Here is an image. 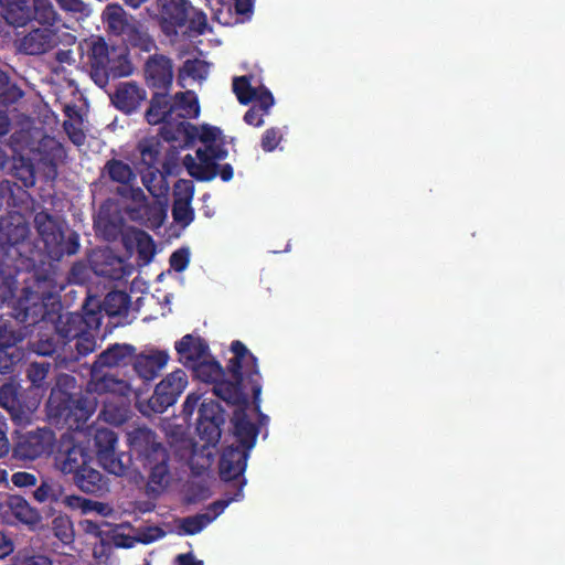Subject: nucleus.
Listing matches in <instances>:
<instances>
[{"label":"nucleus","instance_id":"8fccbe9b","mask_svg":"<svg viewBox=\"0 0 565 565\" xmlns=\"http://www.w3.org/2000/svg\"><path fill=\"white\" fill-rule=\"evenodd\" d=\"M245 484H246V479H243L239 482V486L237 487V489L233 495H230L225 499H220V500L212 502L207 507L210 516H214V520H215L230 505V503H232L233 501L241 500L244 497L243 489H244Z\"/></svg>","mask_w":565,"mask_h":565},{"label":"nucleus","instance_id":"ddd939ff","mask_svg":"<svg viewBox=\"0 0 565 565\" xmlns=\"http://www.w3.org/2000/svg\"><path fill=\"white\" fill-rule=\"evenodd\" d=\"M173 62L160 53L148 56L143 65V77L148 87L169 92L173 83Z\"/></svg>","mask_w":565,"mask_h":565},{"label":"nucleus","instance_id":"f8f14e48","mask_svg":"<svg viewBox=\"0 0 565 565\" xmlns=\"http://www.w3.org/2000/svg\"><path fill=\"white\" fill-rule=\"evenodd\" d=\"M188 385V375L183 370H175L168 374L154 388L149 398L150 408L158 414L174 405Z\"/></svg>","mask_w":565,"mask_h":565},{"label":"nucleus","instance_id":"2eb2a0df","mask_svg":"<svg viewBox=\"0 0 565 565\" xmlns=\"http://www.w3.org/2000/svg\"><path fill=\"white\" fill-rule=\"evenodd\" d=\"M194 195V184L191 180L180 179L173 188L172 217L182 228L189 226L194 220V210L191 202Z\"/></svg>","mask_w":565,"mask_h":565},{"label":"nucleus","instance_id":"338daca9","mask_svg":"<svg viewBox=\"0 0 565 565\" xmlns=\"http://www.w3.org/2000/svg\"><path fill=\"white\" fill-rule=\"evenodd\" d=\"M8 425L2 415H0V458L8 455L10 443L7 437Z\"/></svg>","mask_w":565,"mask_h":565},{"label":"nucleus","instance_id":"6ab92c4d","mask_svg":"<svg viewBox=\"0 0 565 565\" xmlns=\"http://www.w3.org/2000/svg\"><path fill=\"white\" fill-rule=\"evenodd\" d=\"M174 349L179 355V361L185 366L191 367L196 362L210 356L207 342L200 335L188 333L175 342Z\"/></svg>","mask_w":565,"mask_h":565},{"label":"nucleus","instance_id":"0e129e2a","mask_svg":"<svg viewBox=\"0 0 565 565\" xmlns=\"http://www.w3.org/2000/svg\"><path fill=\"white\" fill-rule=\"evenodd\" d=\"M20 311L17 313V319L22 323L33 324L38 321V313L35 312V308L22 306V301L19 300ZM34 307H38L36 305Z\"/></svg>","mask_w":565,"mask_h":565},{"label":"nucleus","instance_id":"f3484780","mask_svg":"<svg viewBox=\"0 0 565 565\" xmlns=\"http://www.w3.org/2000/svg\"><path fill=\"white\" fill-rule=\"evenodd\" d=\"M146 99V89L134 81L119 83L110 95L111 104L126 115L137 111Z\"/></svg>","mask_w":565,"mask_h":565},{"label":"nucleus","instance_id":"a878e982","mask_svg":"<svg viewBox=\"0 0 565 565\" xmlns=\"http://www.w3.org/2000/svg\"><path fill=\"white\" fill-rule=\"evenodd\" d=\"M169 354L166 351H154L150 354H139L135 356L134 369L136 373L145 381H152L160 371L167 365Z\"/></svg>","mask_w":565,"mask_h":565},{"label":"nucleus","instance_id":"4c0bfd02","mask_svg":"<svg viewBox=\"0 0 565 565\" xmlns=\"http://www.w3.org/2000/svg\"><path fill=\"white\" fill-rule=\"evenodd\" d=\"M79 249V236L77 233H71L65 238L64 232L61 234V239H55L52 246L46 252V255L52 260H61L65 255H74Z\"/></svg>","mask_w":565,"mask_h":565},{"label":"nucleus","instance_id":"cd10ccee","mask_svg":"<svg viewBox=\"0 0 565 565\" xmlns=\"http://www.w3.org/2000/svg\"><path fill=\"white\" fill-rule=\"evenodd\" d=\"M21 263L2 259L0 263V301L2 303L14 299L18 290L17 275L20 271Z\"/></svg>","mask_w":565,"mask_h":565},{"label":"nucleus","instance_id":"2f4dec72","mask_svg":"<svg viewBox=\"0 0 565 565\" xmlns=\"http://www.w3.org/2000/svg\"><path fill=\"white\" fill-rule=\"evenodd\" d=\"M63 341L53 328L38 332L29 341V350L41 356H52L56 353Z\"/></svg>","mask_w":565,"mask_h":565},{"label":"nucleus","instance_id":"4468645a","mask_svg":"<svg viewBox=\"0 0 565 565\" xmlns=\"http://www.w3.org/2000/svg\"><path fill=\"white\" fill-rule=\"evenodd\" d=\"M99 311H88L85 316L76 312L61 315L56 326L53 328L63 341V345L73 341L74 337L79 335L85 329H99Z\"/></svg>","mask_w":565,"mask_h":565},{"label":"nucleus","instance_id":"6e6d98bb","mask_svg":"<svg viewBox=\"0 0 565 565\" xmlns=\"http://www.w3.org/2000/svg\"><path fill=\"white\" fill-rule=\"evenodd\" d=\"M170 267L177 273H182L186 269L190 263V250L186 247H181L174 250L169 258Z\"/></svg>","mask_w":565,"mask_h":565},{"label":"nucleus","instance_id":"bf43d9fd","mask_svg":"<svg viewBox=\"0 0 565 565\" xmlns=\"http://www.w3.org/2000/svg\"><path fill=\"white\" fill-rule=\"evenodd\" d=\"M18 403V392L14 385L4 384L0 387V404L11 411Z\"/></svg>","mask_w":565,"mask_h":565},{"label":"nucleus","instance_id":"72a5a7b5","mask_svg":"<svg viewBox=\"0 0 565 565\" xmlns=\"http://www.w3.org/2000/svg\"><path fill=\"white\" fill-rule=\"evenodd\" d=\"M102 18L108 31L116 35L126 34L127 30L131 26L128 23L126 11L116 3H109L105 8Z\"/></svg>","mask_w":565,"mask_h":565},{"label":"nucleus","instance_id":"c756f323","mask_svg":"<svg viewBox=\"0 0 565 565\" xmlns=\"http://www.w3.org/2000/svg\"><path fill=\"white\" fill-rule=\"evenodd\" d=\"M163 140L158 136H150L140 139L137 143V151L140 154L141 166L153 168L160 167L162 162Z\"/></svg>","mask_w":565,"mask_h":565},{"label":"nucleus","instance_id":"37998d69","mask_svg":"<svg viewBox=\"0 0 565 565\" xmlns=\"http://www.w3.org/2000/svg\"><path fill=\"white\" fill-rule=\"evenodd\" d=\"M23 96V92L14 84L2 70H0V106L7 107L17 103Z\"/></svg>","mask_w":565,"mask_h":565},{"label":"nucleus","instance_id":"a18cd8bd","mask_svg":"<svg viewBox=\"0 0 565 565\" xmlns=\"http://www.w3.org/2000/svg\"><path fill=\"white\" fill-rule=\"evenodd\" d=\"M62 495L61 486L47 480H43L41 484L33 491L34 499L40 502H58Z\"/></svg>","mask_w":565,"mask_h":565},{"label":"nucleus","instance_id":"5fc2aeb1","mask_svg":"<svg viewBox=\"0 0 565 565\" xmlns=\"http://www.w3.org/2000/svg\"><path fill=\"white\" fill-rule=\"evenodd\" d=\"M196 151H203L204 153L202 154V157L210 159L214 162H216L217 160H224L228 154L227 149L225 148L224 140L206 145V147L199 148Z\"/></svg>","mask_w":565,"mask_h":565},{"label":"nucleus","instance_id":"09e8293b","mask_svg":"<svg viewBox=\"0 0 565 565\" xmlns=\"http://www.w3.org/2000/svg\"><path fill=\"white\" fill-rule=\"evenodd\" d=\"M137 252L140 259L145 263L151 262L156 254V245L152 237L145 231H139L137 235Z\"/></svg>","mask_w":565,"mask_h":565},{"label":"nucleus","instance_id":"c85d7f7f","mask_svg":"<svg viewBox=\"0 0 565 565\" xmlns=\"http://www.w3.org/2000/svg\"><path fill=\"white\" fill-rule=\"evenodd\" d=\"M203 151H196L199 162L191 154L183 158V166L189 174L198 181H212L217 177L218 163L202 157Z\"/></svg>","mask_w":565,"mask_h":565},{"label":"nucleus","instance_id":"bb28decb","mask_svg":"<svg viewBox=\"0 0 565 565\" xmlns=\"http://www.w3.org/2000/svg\"><path fill=\"white\" fill-rule=\"evenodd\" d=\"M131 416L129 396L106 397L99 417L114 426L125 424Z\"/></svg>","mask_w":565,"mask_h":565},{"label":"nucleus","instance_id":"a211bd4d","mask_svg":"<svg viewBox=\"0 0 565 565\" xmlns=\"http://www.w3.org/2000/svg\"><path fill=\"white\" fill-rule=\"evenodd\" d=\"M248 457L247 450H242L238 446L231 445L224 448L218 462L221 479L224 481L237 480L239 483L245 479L244 472Z\"/></svg>","mask_w":565,"mask_h":565},{"label":"nucleus","instance_id":"e2e57ef3","mask_svg":"<svg viewBox=\"0 0 565 565\" xmlns=\"http://www.w3.org/2000/svg\"><path fill=\"white\" fill-rule=\"evenodd\" d=\"M257 108L265 114H268L270 107L274 105V96L268 89H264L260 93L256 92V98L254 99Z\"/></svg>","mask_w":565,"mask_h":565},{"label":"nucleus","instance_id":"5701e85b","mask_svg":"<svg viewBox=\"0 0 565 565\" xmlns=\"http://www.w3.org/2000/svg\"><path fill=\"white\" fill-rule=\"evenodd\" d=\"M238 408L234 411L232 423L234 426V436L241 445L242 450H249L255 446L259 433L258 427L248 419L245 406L236 405Z\"/></svg>","mask_w":565,"mask_h":565},{"label":"nucleus","instance_id":"412c9836","mask_svg":"<svg viewBox=\"0 0 565 565\" xmlns=\"http://www.w3.org/2000/svg\"><path fill=\"white\" fill-rule=\"evenodd\" d=\"M23 340L22 333L8 324L0 326L1 369H12L22 358L17 344Z\"/></svg>","mask_w":565,"mask_h":565},{"label":"nucleus","instance_id":"7c9ffc66","mask_svg":"<svg viewBox=\"0 0 565 565\" xmlns=\"http://www.w3.org/2000/svg\"><path fill=\"white\" fill-rule=\"evenodd\" d=\"M34 226L44 244L45 253L49 250L55 239H61L63 230L54 216L49 212H38L34 215Z\"/></svg>","mask_w":565,"mask_h":565},{"label":"nucleus","instance_id":"473e14b6","mask_svg":"<svg viewBox=\"0 0 565 565\" xmlns=\"http://www.w3.org/2000/svg\"><path fill=\"white\" fill-rule=\"evenodd\" d=\"M140 175L143 186L153 198H160L168 193L169 185L160 167H145L141 169Z\"/></svg>","mask_w":565,"mask_h":565},{"label":"nucleus","instance_id":"39448f33","mask_svg":"<svg viewBox=\"0 0 565 565\" xmlns=\"http://www.w3.org/2000/svg\"><path fill=\"white\" fill-rule=\"evenodd\" d=\"M157 19L162 33L168 38L196 36L205 33L206 14L194 8L190 0H157Z\"/></svg>","mask_w":565,"mask_h":565},{"label":"nucleus","instance_id":"393cba45","mask_svg":"<svg viewBox=\"0 0 565 565\" xmlns=\"http://www.w3.org/2000/svg\"><path fill=\"white\" fill-rule=\"evenodd\" d=\"M135 180L136 174L131 166L120 159H108L100 169L99 181L103 183H116L127 188Z\"/></svg>","mask_w":565,"mask_h":565},{"label":"nucleus","instance_id":"864d4df0","mask_svg":"<svg viewBox=\"0 0 565 565\" xmlns=\"http://www.w3.org/2000/svg\"><path fill=\"white\" fill-rule=\"evenodd\" d=\"M166 536V531L158 525L140 527L136 534V540L142 544H150Z\"/></svg>","mask_w":565,"mask_h":565},{"label":"nucleus","instance_id":"c9c22d12","mask_svg":"<svg viewBox=\"0 0 565 565\" xmlns=\"http://www.w3.org/2000/svg\"><path fill=\"white\" fill-rule=\"evenodd\" d=\"M127 46L140 53H151L157 50V43L147 30L136 25L130 26L126 32Z\"/></svg>","mask_w":565,"mask_h":565},{"label":"nucleus","instance_id":"79ce46f5","mask_svg":"<svg viewBox=\"0 0 565 565\" xmlns=\"http://www.w3.org/2000/svg\"><path fill=\"white\" fill-rule=\"evenodd\" d=\"M213 520L214 516H210V513H198L195 515L185 516L180 520V533L185 535H195L203 531V529L206 527Z\"/></svg>","mask_w":565,"mask_h":565},{"label":"nucleus","instance_id":"052dcab7","mask_svg":"<svg viewBox=\"0 0 565 565\" xmlns=\"http://www.w3.org/2000/svg\"><path fill=\"white\" fill-rule=\"evenodd\" d=\"M199 140L206 145L215 143L216 141L223 140L222 138V130L218 127L210 126V125H203L201 127V131L199 134Z\"/></svg>","mask_w":565,"mask_h":565},{"label":"nucleus","instance_id":"58836bf2","mask_svg":"<svg viewBox=\"0 0 565 565\" xmlns=\"http://www.w3.org/2000/svg\"><path fill=\"white\" fill-rule=\"evenodd\" d=\"M130 306V296L126 291H109L104 301L103 310L109 317L121 316L128 312Z\"/></svg>","mask_w":565,"mask_h":565},{"label":"nucleus","instance_id":"4be33fe9","mask_svg":"<svg viewBox=\"0 0 565 565\" xmlns=\"http://www.w3.org/2000/svg\"><path fill=\"white\" fill-rule=\"evenodd\" d=\"M74 484L83 492L102 497L109 490L108 478L87 463L73 476Z\"/></svg>","mask_w":565,"mask_h":565},{"label":"nucleus","instance_id":"1a4fd4ad","mask_svg":"<svg viewBox=\"0 0 565 565\" xmlns=\"http://www.w3.org/2000/svg\"><path fill=\"white\" fill-rule=\"evenodd\" d=\"M29 234L30 227L23 221L18 223L9 222L1 226L0 248L3 259L24 265L25 260L29 259L26 253L31 250Z\"/></svg>","mask_w":565,"mask_h":565},{"label":"nucleus","instance_id":"c03bdc74","mask_svg":"<svg viewBox=\"0 0 565 565\" xmlns=\"http://www.w3.org/2000/svg\"><path fill=\"white\" fill-rule=\"evenodd\" d=\"M233 92L242 105H248L256 98V88L250 85L248 76L234 77Z\"/></svg>","mask_w":565,"mask_h":565},{"label":"nucleus","instance_id":"a19ab883","mask_svg":"<svg viewBox=\"0 0 565 565\" xmlns=\"http://www.w3.org/2000/svg\"><path fill=\"white\" fill-rule=\"evenodd\" d=\"M209 74V64L205 61L193 58L184 61L179 68L178 78L184 81L192 78L194 81H203Z\"/></svg>","mask_w":565,"mask_h":565},{"label":"nucleus","instance_id":"49530a36","mask_svg":"<svg viewBox=\"0 0 565 565\" xmlns=\"http://www.w3.org/2000/svg\"><path fill=\"white\" fill-rule=\"evenodd\" d=\"M97 330L98 329H85L79 335L74 337L73 341H75L74 347L76 350V360L82 356H86L95 350L96 339L93 331Z\"/></svg>","mask_w":565,"mask_h":565},{"label":"nucleus","instance_id":"6e6552de","mask_svg":"<svg viewBox=\"0 0 565 565\" xmlns=\"http://www.w3.org/2000/svg\"><path fill=\"white\" fill-rule=\"evenodd\" d=\"M55 467L64 475H75L93 462L90 450L68 434H63L53 447Z\"/></svg>","mask_w":565,"mask_h":565},{"label":"nucleus","instance_id":"69168bd1","mask_svg":"<svg viewBox=\"0 0 565 565\" xmlns=\"http://www.w3.org/2000/svg\"><path fill=\"white\" fill-rule=\"evenodd\" d=\"M266 114L257 108V106H252L244 115V121L247 125L254 126V127H260L264 125L263 117Z\"/></svg>","mask_w":565,"mask_h":565},{"label":"nucleus","instance_id":"f257e3e1","mask_svg":"<svg viewBox=\"0 0 565 565\" xmlns=\"http://www.w3.org/2000/svg\"><path fill=\"white\" fill-rule=\"evenodd\" d=\"M98 462L115 476H125L132 461L146 473L145 494L157 500L173 481L172 457L158 434L146 427L127 431L129 454H117V434L109 428H96L93 436Z\"/></svg>","mask_w":565,"mask_h":565},{"label":"nucleus","instance_id":"f704fd0d","mask_svg":"<svg viewBox=\"0 0 565 565\" xmlns=\"http://www.w3.org/2000/svg\"><path fill=\"white\" fill-rule=\"evenodd\" d=\"M9 508L20 522L28 525H36L41 522V514L21 495H12L9 499Z\"/></svg>","mask_w":565,"mask_h":565},{"label":"nucleus","instance_id":"7ed1b4c3","mask_svg":"<svg viewBox=\"0 0 565 565\" xmlns=\"http://www.w3.org/2000/svg\"><path fill=\"white\" fill-rule=\"evenodd\" d=\"M76 380L70 374H60L46 402V415L57 428L82 430L96 409V401L87 396H75L67 388L75 387Z\"/></svg>","mask_w":565,"mask_h":565},{"label":"nucleus","instance_id":"3c124183","mask_svg":"<svg viewBox=\"0 0 565 565\" xmlns=\"http://www.w3.org/2000/svg\"><path fill=\"white\" fill-rule=\"evenodd\" d=\"M50 369L51 363L49 362H33L26 370V376L33 386L43 387Z\"/></svg>","mask_w":565,"mask_h":565},{"label":"nucleus","instance_id":"9d476101","mask_svg":"<svg viewBox=\"0 0 565 565\" xmlns=\"http://www.w3.org/2000/svg\"><path fill=\"white\" fill-rule=\"evenodd\" d=\"M56 438L50 428H36L17 436L13 456L21 460H34L53 451Z\"/></svg>","mask_w":565,"mask_h":565},{"label":"nucleus","instance_id":"b1692460","mask_svg":"<svg viewBox=\"0 0 565 565\" xmlns=\"http://www.w3.org/2000/svg\"><path fill=\"white\" fill-rule=\"evenodd\" d=\"M175 113V105L169 92L157 90L152 94L145 119L149 125H159L169 121Z\"/></svg>","mask_w":565,"mask_h":565},{"label":"nucleus","instance_id":"680f3d73","mask_svg":"<svg viewBox=\"0 0 565 565\" xmlns=\"http://www.w3.org/2000/svg\"><path fill=\"white\" fill-rule=\"evenodd\" d=\"M12 483L19 488L33 487L36 484L35 475L26 471H19L12 475Z\"/></svg>","mask_w":565,"mask_h":565},{"label":"nucleus","instance_id":"aec40b11","mask_svg":"<svg viewBox=\"0 0 565 565\" xmlns=\"http://www.w3.org/2000/svg\"><path fill=\"white\" fill-rule=\"evenodd\" d=\"M136 348L128 343H114L100 352L93 363L95 369L127 366L134 362Z\"/></svg>","mask_w":565,"mask_h":565},{"label":"nucleus","instance_id":"9b49d317","mask_svg":"<svg viewBox=\"0 0 565 565\" xmlns=\"http://www.w3.org/2000/svg\"><path fill=\"white\" fill-rule=\"evenodd\" d=\"M224 423L225 412L221 405L213 399L204 398L200 404L196 419V433L204 441L203 449L218 444Z\"/></svg>","mask_w":565,"mask_h":565},{"label":"nucleus","instance_id":"603ef678","mask_svg":"<svg viewBox=\"0 0 565 565\" xmlns=\"http://www.w3.org/2000/svg\"><path fill=\"white\" fill-rule=\"evenodd\" d=\"M86 531L89 533H94L97 536H102V531L99 530V526L94 522H87ZM127 536L115 533L110 536L109 541H106L104 537H100V544L103 551H105L106 547L109 548L111 545H114L115 547H130L131 544L127 543Z\"/></svg>","mask_w":565,"mask_h":565},{"label":"nucleus","instance_id":"0eeeda50","mask_svg":"<svg viewBox=\"0 0 565 565\" xmlns=\"http://www.w3.org/2000/svg\"><path fill=\"white\" fill-rule=\"evenodd\" d=\"M55 22H31L28 28L14 32L13 46L20 54L39 56L58 46L61 39Z\"/></svg>","mask_w":565,"mask_h":565},{"label":"nucleus","instance_id":"e433bc0d","mask_svg":"<svg viewBox=\"0 0 565 565\" xmlns=\"http://www.w3.org/2000/svg\"><path fill=\"white\" fill-rule=\"evenodd\" d=\"M11 174L21 182L22 188H32L35 184V168L30 158L13 157Z\"/></svg>","mask_w":565,"mask_h":565},{"label":"nucleus","instance_id":"de8ad7c7","mask_svg":"<svg viewBox=\"0 0 565 565\" xmlns=\"http://www.w3.org/2000/svg\"><path fill=\"white\" fill-rule=\"evenodd\" d=\"M52 531L64 544H70L74 540L73 523L67 516L54 518L52 521Z\"/></svg>","mask_w":565,"mask_h":565},{"label":"nucleus","instance_id":"20e7f679","mask_svg":"<svg viewBox=\"0 0 565 565\" xmlns=\"http://www.w3.org/2000/svg\"><path fill=\"white\" fill-rule=\"evenodd\" d=\"M93 82L100 88L108 85L110 78L126 77L132 74L134 66L126 52L117 53L104 38H92L81 45Z\"/></svg>","mask_w":565,"mask_h":565},{"label":"nucleus","instance_id":"423d86ee","mask_svg":"<svg viewBox=\"0 0 565 565\" xmlns=\"http://www.w3.org/2000/svg\"><path fill=\"white\" fill-rule=\"evenodd\" d=\"M3 20L15 30L28 28L33 22H56L57 13L50 0H0Z\"/></svg>","mask_w":565,"mask_h":565},{"label":"nucleus","instance_id":"13d9d810","mask_svg":"<svg viewBox=\"0 0 565 565\" xmlns=\"http://www.w3.org/2000/svg\"><path fill=\"white\" fill-rule=\"evenodd\" d=\"M281 134L277 128L266 129L262 136L260 146L264 151L270 152L277 148L279 142L281 141Z\"/></svg>","mask_w":565,"mask_h":565},{"label":"nucleus","instance_id":"4d7b16f0","mask_svg":"<svg viewBox=\"0 0 565 565\" xmlns=\"http://www.w3.org/2000/svg\"><path fill=\"white\" fill-rule=\"evenodd\" d=\"M61 10L87 17L90 12L88 6L83 0H55Z\"/></svg>","mask_w":565,"mask_h":565},{"label":"nucleus","instance_id":"f03ea898","mask_svg":"<svg viewBox=\"0 0 565 565\" xmlns=\"http://www.w3.org/2000/svg\"><path fill=\"white\" fill-rule=\"evenodd\" d=\"M231 351L234 356L228 361L226 370L215 359L204 358L190 367L193 376L201 382L213 384V394L227 405L243 406L248 404V396L243 388L246 379L255 408L259 411L262 375L257 358L239 340L232 342Z\"/></svg>","mask_w":565,"mask_h":565},{"label":"nucleus","instance_id":"ea45409f","mask_svg":"<svg viewBox=\"0 0 565 565\" xmlns=\"http://www.w3.org/2000/svg\"><path fill=\"white\" fill-rule=\"evenodd\" d=\"M173 104L180 118H196L200 114L198 97L192 92L177 93Z\"/></svg>","mask_w":565,"mask_h":565},{"label":"nucleus","instance_id":"dca6fc26","mask_svg":"<svg viewBox=\"0 0 565 565\" xmlns=\"http://www.w3.org/2000/svg\"><path fill=\"white\" fill-rule=\"evenodd\" d=\"M87 392L97 395H107L115 398L117 396H129L131 392L130 384L113 374L104 373L103 369L90 367V379L87 382Z\"/></svg>","mask_w":565,"mask_h":565},{"label":"nucleus","instance_id":"774afa93","mask_svg":"<svg viewBox=\"0 0 565 565\" xmlns=\"http://www.w3.org/2000/svg\"><path fill=\"white\" fill-rule=\"evenodd\" d=\"M201 398L202 396L195 393H191L186 396L182 409L184 417H191L193 415Z\"/></svg>","mask_w":565,"mask_h":565}]
</instances>
